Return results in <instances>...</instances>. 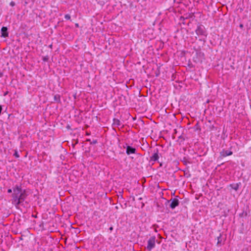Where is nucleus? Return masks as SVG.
<instances>
[{
    "label": "nucleus",
    "mask_w": 251,
    "mask_h": 251,
    "mask_svg": "<svg viewBox=\"0 0 251 251\" xmlns=\"http://www.w3.org/2000/svg\"><path fill=\"white\" fill-rule=\"evenodd\" d=\"M27 196L25 190H23L21 185H16L13 188L12 194V203L16 207L19 205L25 207V204H27V201H25Z\"/></svg>",
    "instance_id": "obj_1"
},
{
    "label": "nucleus",
    "mask_w": 251,
    "mask_h": 251,
    "mask_svg": "<svg viewBox=\"0 0 251 251\" xmlns=\"http://www.w3.org/2000/svg\"><path fill=\"white\" fill-rule=\"evenodd\" d=\"M195 32L198 36H204L205 38L207 37V33L205 30V27L201 25H199L197 26Z\"/></svg>",
    "instance_id": "obj_2"
},
{
    "label": "nucleus",
    "mask_w": 251,
    "mask_h": 251,
    "mask_svg": "<svg viewBox=\"0 0 251 251\" xmlns=\"http://www.w3.org/2000/svg\"><path fill=\"white\" fill-rule=\"evenodd\" d=\"M177 198L178 196L174 198H172L167 201L168 203H170V207L172 209H174L176 207L178 206L179 204V201Z\"/></svg>",
    "instance_id": "obj_3"
},
{
    "label": "nucleus",
    "mask_w": 251,
    "mask_h": 251,
    "mask_svg": "<svg viewBox=\"0 0 251 251\" xmlns=\"http://www.w3.org/2000/svg\"><path fill=\"white\" fill-rule=\"evenodd\" d=\"M156 238L154 236H151L148 241L147 249L151 251L155 246Z\"/></svg>",
    "instance_id": "obj_4"
},
{
    "label": "nucleus",
    "mask_w": 251,
    "mask_h": 251,
    "mask_svg": "<svg viewBox=\"0 0 251 251\" xmlns=\"http://www.w3.org/2000/svg\"><path fill=\"white\" fill-rule=\"evenodd\" d=\"M124 148L126 149V153L127 155H130L131 154H134L136 153V149L135 148H133L130 146L127 145L126 144V147H124Z\"/></svg>",
    "instance_id": "obj_5"
},
{
    "label": "nucleus",
    "mask_w": 251,
    "mask_h": 251,
    "mask_svg": "<svg viewBox=\"0 0 251 251\" xmlns=\"http://www.w3.org/2000/svg\"><path fill=\"white\" fill-rule=\"evenodd\" d=\"M233 154V152L230 151L223 150L222 151L220 152L219 157L222 159L223 157H225L227 156L231 155Z\"/></svg>",
    "instance_id": "obj_6"
},
{
    "label": "nucleus",
    "mask_w": 251,
    "mask_h": 251,
    "mask_svg": "<svg viewBox=\"0 0 251 251\" xmlns=\"http://www.w3.org/2000/svg\"><path fill=\"white\" fill-rule=\"evenodd\" d=\"M159 159L158 150L156 149L154 150V153L150 157V161H156Z\"/></svg>",
    "instance_id": "obj_7"
},
{
    "label": "nucleus",
    "mask_w": 251,
    "mask_h": 251,
    "mask_svg": "<svg viewBox=\"0 0 251 251\" xmlns=\"http://www.w3.org/2000/svg\"><path fill=\"white\" fill-rule=\"evenodd\" d=\"M1 36L4 38L8 36V28L6 26H3L1 28Z\"/></svg>",
    "instance_id": "obj_8"
},
{
    "label": "nucleus",
    "mask_w": 251,
    "mask_h": 251,
    "mask_svg": "<svg viewBox=\"0 0 251 251\" xmlns=\"http://www.w3.org/2000/svg\"><path fill=\"white\" fill-rule=\"evenodd\" d=\"M113 121V123L112 124L113 126H119L122 124L121 121L117 119L114 118Z\"/></svg>",
    "instance_id": "obj_9"
},
{
    "label": "nucleus",
    "mask_w": 251,
    "mask_h": 251,
    "mask_svg": "<svg viewBox=\"0 0 251 251\" xmlns=\"http://www.w3.org/2000/svg\"><path fill=\"white\" fill-rule=\"evenodd\" d=\"M240 184V183L236 184H230L229 186L232 189H234L235 191H237L238 189H239V186Z\"/></svg>",
    "instance_id": "obj_10"
},
{
    "label": "nucleus",
    "mask_w": 251,
    "mask_h": 251,
    "mask_svg": "<svg viewBox=\"0 0 251 251\" xmlns=\"http://www.w3.org/2000/svg\"><path fill=\"white\" fill-rule=\"evenodd\" d=\"M53 98L54 101L58 103L60 102V96L59 95L56 94L54 95Z\"/></svg>",
    "instance_id": "obj_11"
},
{
    "label": "nucleus",
    "mask_w": 251,
    "mask_h": 251,
    "mask_svg": "<svg viewBox=\"0 0 251 251\" xmlns=\"http://www.w3.org/2000/svg\"><path fill=\"white\" fill-rule=\"evenodd\" d=\"M217 240H218V242H217V244H221L222 243V238H221V234H220L219 236H218L217 237Z\"/></svg>",
    "instance_id": "obj_12"
},
{
    "label": "nucleus",
    "mask_w": 251,
    "mask_h": 251,
    "mask_svg": "<svg viewBox=\"0 0 251 251\" xmlns=\"http://www.w3.org/2000/svg\"><path fill=\"white\" fill-rule=\"evenodd\" d=\"M13 155L14 156H15V157H16V158H19L20 157V155L17 151H15V152H14Z\"/></svg>",
    "instance_id": "obj_13"
},
{
    "label": "nucleus",
    "mask_w": 251,
    "mask_h": 251,
    "mask_svg": "<svg viewBox=\"0 0 251 251\" xmlns=\"http://www.w3.org/2000/svg\"><path fill=\"white\" fill-rule=\"evenodd\" d=\"M118 199H123V192H119V194L118 195Z\"/></svg>",
    "instance_id": "obj_14"
},
{
    "label": "nucleus",
    "mask_w": 251,
    "mask_h": 251,
    "mask_svg": "<svg viewBox=\"0 0 251 251\" xmlns=\"http://www.w3.org/2000/svg\"><path fill=\"white\" fill-rule=\"evenodd\" d=\"M65 19L67 20H70L71 16L69 14H66L65 15Z\"/></svg>",
    "instance_id": "obj_15"
},
{
    "label": "nucleus",
    "mask_w": 251,
    "mask_h": 251,
    "mask_svg": "<svg viewBox=\"0 0 251 251\" xmlns=\"http://www.w3.org/2000/svg\"><path fill=\"white\" fill-rule=\"evenodd\" d=\"M49 59V57L48 56H45L43 57V60L45 62L48 61Z\"/></svg>",
    "instance_id": "obj_16"
},
{
    "label": "nucleus",
    "mask_w": 251,
    "mask_h": 251,
    "mask_svg": "<svg viewBox=\"0 0 251 251\" xmlns=\"http://www.w3.org/2000/svg\"><path fill=\"white\" fill-rule=\"evenodd\" d=\"M199 40L201 41H202L204 43H205V41H206V40H205V38H201V39H199Z\"/></svg>",
    "instance_id": "obj_17"
},
{
    "label": "nucleus",
    "mask_w": 251,
    "mask_h": 251,
    "mask_svg": "<svg viewBox=\"0 0 251 251\" xmlns=\"http://www.w3.org/2000/svg\"><path fill=\"white\" fill-rule=\"evenodd\" d=\"M10 5H11V6H14V5H15V2H13V1H11V2H10Z\"/></svg>",
    "instance_id": "obj_18"
},
{
    "label": "nucleus",
    "mask_w": 251,
    "mask_h": 251,
    "mask_svg": "<svg viewBox=\"0 0 251 251\" xmlns=\"http://www.w3.org/2000/svg\"><path fill=\"white\" fill-rule=\"evenodd\" d=\"M97 143V140H93V142L91 143V144H95Z\"/></svg>",
    "instance_id": "obj_19"
},
{
    "label": "nucleus",
    "mask_w": 251,
    "mask_h": 251,
    "mask_svg": "<svg viewBox=\"0 0 251 251\" xmlns=\"http://www.w3.org/2000/svg\"><path fill=\"white\" fill-rule=\"evenodd\" d=\"M7 192H8V193H11L12 192V189H8V190H7Z\"/></svg>",
    "instance_id": "obj_20"
},
{
    "label": "nucleus",
    "mask_w": 251,
    "mask_h": 251,
    "mask_svg": "<svg viewBox=\"0 0 251 251\" xmlns=\"http://www.w3.org/2000/svg\"><path fill=\"white\" fill-rule=\"evenodd\" d=\"M2 110V106H1V105H0V115L1 114Z\"/></svg>",
    "instance_id": "obj_21"
},
{
    "label": "nucleus",
    "mask_w": 251,
    "mask_h": 251,
    "mask_svg": "<svg viewBox=\"0 0 251 251\" xmlns=\"http://www.w3.org/2000/svg\"><path fill=\"white\" fill-rule=\"evenodd\" d=\"M109 229V230H110V231H112L113 230V226H111V227H110Z\"/></svg>",
    "instance_id": "obj_22"
},
{
    "label": "nucleus",
    "mask_w": 251,
    "mask_h": 251,
    "mask_svg": "<svg viewBox=\"0 0 251 251\" xmlns=\"http://www.w3.org/2000/svg\"><path fill=\"white\" fill-rule=\"evenodd\" d=\"M244 25L243 24H240L239 25V27L241 28H242L243 27Z\"/></svg>",
    "instance_id": "obj_23"
},
{
    "label": "nucleus",
    "mask_w": 251,
    "mask_h": 251,
    "mask_svg": "<svg viewBox=\"0 0 251 251\" xmlns=\"http://www.w3.org/2000/svg\"><path fill=\"white\" fill-rule=\"evenodd\" d=\"M159 75V73H156V76H158Z\"/></svg>",
    "instance_id": "obj_24"
},
{
    "label": "nucleus",
    "mask_w": 251,
    "mask_h": 251,
    "mask_svg": "<svg viewBox=\"0 0 251 251\" xmlns=\"http://www.w3.org/2000/svg\"><path fill=\"white\" fill-rule=\"evenodd\" d=\"M52 45H50L49 46L50 48H52Z\"/></svg>",
    "instance_id": "obj_25"
},
{
    "label": "nucleus",
    "mask_w": 251,
    "mask_h": 251,
    "mask_svg": "<svg viewBox=\"0 0 251 251\" xmlns=\"http://www.w3.org/2000/svg\"><path fill=\"white\" fill-rule=\"evenodd\" d=\"M32 216H33V217H35V218H37V216H35V215H34V216H33V215H32Z\"/></svg>",
    "instance_id": "obj_26"
},
{
    "label": "nucleus",
    "mask_w": 251,
    "mask_h": 251,
    "mask_svg": "<svg viewBox=\"0 0 251 251\" xmlns=\"http://www.w3.org/2000/svg\"><path fill=\"white\" fill-rule=\"evenodd\" d=\"M32 216H33V217H35V218H37V216H35V215H34V216H33V215H32Z\"/></svg>",
    "instance_id": "obj_27"
},
{
    "label": "nucleus",
    "mask_w": 251,
    "mask_h": 251,
    "mask_svg": "<svg viewBox=\"0 0 251 251\" xmlns=\"http://www.w3.org/2000/svg\"><path fill=\"white\" fill-rule=\"evenodd\" d=\"M76 26H78V24H76Z\"/></svg>",
    "instance_id": "obj_28"
}]
</instances>
